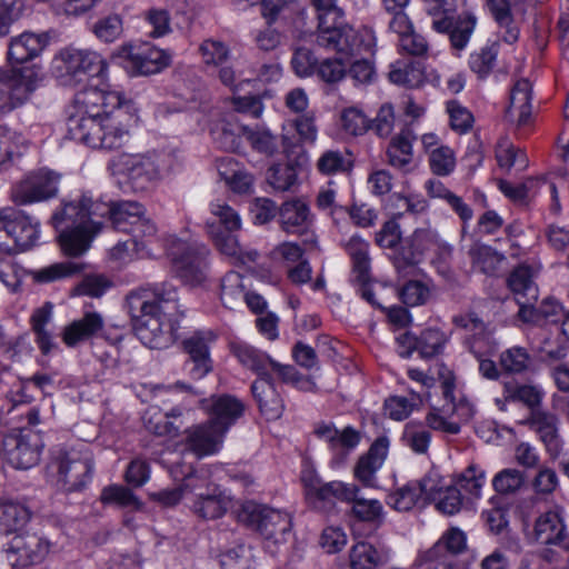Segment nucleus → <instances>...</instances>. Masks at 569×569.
<instances>
[{
  "label": "nucleus",
  "instance_id": "a878e982",
  "mask_svg": "<svg viewBox=\"0 0 569 569\" xmlns=\"http://www.w3.org/2000/svg\"><path fill=\"white\" fill-rule=\"evenodd\" d=\"M313 433L318 439L326 442L336 456L342 457L349 455L361 440L360 432L353 427L348 426L338 430L332 422L321 421L316 423Z\"/></svg>",
  "mask_w": 569,
  "mask_h": 569
},
{
  "label": "nucleus",
  "instance_id": "5701e85b",
  "mask_svg": "<svg viewBox=\"0 0 569 569\" xmlns=\"http://www.w3.org/2000/svg\"><path fill=\"white\" fill-rule=\"evenodd\" d=\"M200 408L210 417L208 421L227 433L229 428L243 415V403L233 396L220 395L200 400Z\"/></svg>",
  "mask_w": 569,
  "mask_h": 569
},
{
  "label": "nucleus",
  "instance_id": "39448f33",
  "mask_svg": "<svg viewBox=\"0 0 569 569\" xmlns=\"http://www.w3.org/2000/svg\"><path fill=\"white\" fill-rule=\"evenodd\" d=\"M455 0H427V12L431 17V28L438 33L449 36L456 50H463L477 26V17L462 12L455 17Z\"/></svg>",
  "mask_w": 569,
  "mask_h": 569
},
{
  "label": "nucleus",
  "instance_id": "f03ea898",
  "mask_svg": "<svg viewBox=\"0 0 569 569\" xmlns=\"http://www.w3.org/2000/svg\"><path fill=\"white\" fill-rule=\"evenodd\" d=\"M124 307L138 339L151 349H163L174 341L178 319L183 316L178 303V288L171 281L140 287L126 296Z\"/></svg>",
  "mask_w": 569,
  "mask_h": 569
},
{
  "label": "nucleus",
  "instance_id": "49530a36",
  "mask_svg": "<svg viewBox=\"0 0 569 569\" xmlns=\"http://www.w3.org/2000/svg\"><path fill=\"white\" fill-rule=\"evenodd\" d=\"M246 139L251 148L266 157H273L280 148L279 137L262 127L247 128Z\"/></svg>",
  "mask_w": 569,
  "mask_h": 569
},
{
  "label": "nucleus",
  "instance_id": "f8f14e48",
  "mask_svg": "<svg viewBox=\"0 0 569 569\" xmlns=\"http://www.w3.org/2000/svg\"><path fill=\"white\" fill-rule=\"evenodd\" d=\"M61 74L74 82H84L90 78L103 79L108 63L100 53L90 49L67 47L57 57Z\"/></svg>",
  "mask_w": 569,
  "mask_h": 569
},
{
  "label": "nucleus",
  "instance_id": "a211bd4d",
  "mask_svg": "<svg viewBox=\"0 0 569 569\" xmlns=\"http://www.w3.org/2000/svg\"><path fill=\"white\" fill-rule=\"evenodd\" d=\"M359 491L358 486L341 481H310L306 485V499L313 510L330 515L336 511L337 501H349Z\"/></svg>",
  "mask_w": 569,
  "mask_h": 569
},
{
  "label": "nucleus",
  "instance_id": "f257e3e1",
  "mask_svg": "<svg viewBox=\"0 0 569 569\" xmlns=\"http://www.w3.org/2000/svg\"><path fill=\"white\" fill-rule=\"evenodd\" d=\"M76 101L77 112L67 120L69 139L106 150L127 142L132 104L122 93L88 88L77 94Z\"/></svg>",
  "mask_w": 569,
  "mask_h": 569
},
{
  "label": "nucleus",
  "instance_id": "aec40b11",
  "mask_svg": "<svg viewBox=\"0 0 569 569\" xmlns=\"http://www.w3.org/2000/svg\"><path fill=\"white\" fill-rule=\"evenodd\" d=\"M217 335L211 331H197L182 342L184 352L188 355L187 365L190 366L189 375L193 379H202L213 369V361L210 356V346L216 341Z\"/></svg>",
  "mask_w": 569,
  "mask_h": 569
},
{
  "label": "nucleus",
  "instance_id": "0eeeda50",
  "mask_svg": "<svg viewBox=\"0 0 569 569\" xmlns=\"http://www.w3.org/2000/svg\"><path fill=\"white\" fill-rule=\"evenodd\" d=\"M52 467L57 470L58 486L67 492H74L91 481L94 463L87 450L58 449L52 455Z\"/></svg>",
  "mask_w": 569,
  "mask_h": 569
},
{
  "label": "nucleus",
  "instance_id": "9b49d317",
  "mask_svg": "<svg viewBox=\"0 0 569 569\" xmlns=\"http://www.w3.org/2000/svg\"><path fill=\"white\" fill-rule=\"evenodd\" d=\"M60 174L49 169L26 173L10 189V199L16 206L44 202L58 196Z\"/></svg>",
  "mask_w": 569,
  "mask_h": 569
},
{
  "label": "nucleus",
  "instance_id": "72a5a7b5",
  "mask_svg": "<svg viewBox=\"0 0 569 569\" xmlns=\"http://www.w3.org/2000/svg\"><path fill=\"white\" fill-rule=\"evenodd\" d=\"M248 126L240 124L233 117L218 120L211 128L210 133L219 148L238 152L242 147L241 138H246Z\"/></svg>",
  "mask_w": 569,
  "mask_h": 569
},
{
  "label": "nucleus",
  "instance_id": "4468645a",
  "mask_svg": "<svg viewBox=\"0 0 569 569\" xmlns=\"http://www.w3.org/2000/svg\"><path fill=\"white\" fill-rule=\"evenodd\" d=\"M206 244L192 241H176L170 248V256L177 274L191 286L201 284L206 280L207 257Z\"/></svg>",
  "mask_w": 569,
  "mask_h": 569
},
{
  "label": "nucleus",
  "instance_id": "6ab92c4d",
  "mask_svg": "<svg viewBox=\"0 0 569 569\" xmlns=\"http://www.w3.org/2000/svg\"><path fill=\"white\" fill-rule=\"evenodd\" d=\"M519 425L532 431L543 445L551 459H557L563 449V441L559 432V418L553 412L541 409L527 415Z\"/></svg>",
  "mask_w": 569,
  "mask_h": 569
},
{
  "label": "nucleus",
  "instance_id": "b1692460",
  "mask_svg": "<svg viewBox=\"0 0 569 569\" xmlns=\"http://www.w3.org/2000/svg\"><path fill=\"white\" fill-rule=\"evenodd\" d=\"M309 207L301 200L286 201L279 208V220L283 231L292 234L306 236L305 243L316 247L315 234L309 231L311 223Z\"/></svg>",
  "mask_w": 569,
  "mask_h": 569
},
{
  "label": "nucleus",
  "instance_id": "dca6fc26",
  "mask_svg": "<svg viewBox=\"0 0 569 569\" xmlns=\"http://www.w3.org/2000/svg\"><path fill=\"white\" fill-rule=\"evenodd\" d=\"M118 56L123 59V67L131 76L158 73L170 63V56L149 42L126 44Z\"/></svg>",
  "mask_w": 569,
  "mask_h": 569
},
{
  "label": "nucleus",
  "instance_id": "79ce46f5",
  "mask_svg": "<svg viewBox=\"0 0 569 569\" xmlns=\"http://www.w3.org/2000/svg\"><path fill=\"white\" fill-rule=\"evenodd\" d=\"M410 250L402 251L401 254L406 264L412 266L419 262V258L429 250L440 247L438 233L430 228L417 229L410 238Z\"/></svg>",
  "mask_w": 569,
  "mask_h": 569
},
{
  "label": "nucleus",
  "instance_id": "1a4fd4ad",
  "mask_svg": "<svg viewBox=\"0 0 569 569\" xmlns=\"http://www.w3.org/2000/svg\"><path fill=\"white\" fill-rule=\"evenodd\" d=\"M238 519L250 529L258 531L267 540H273L274 543L284 542L292 528L291 517L288 512L253 501H248L241 506Z\"/></svg>",
  "mask_w": 569,
  "mask_h": 569
},
{
  "label": "nucleus",
  "instance_id": "c756f323",
  "mask_svg": "<svg viewBox=\"0 0 569 569\" xmlns=\"http://www.w3.org/2000/svg\"><path fill=\"white\" fill-rule=\"evenodd\" d=\"M532 86L528 79L516 81L510 92V102L505 117L518 127L529 123L532 112Z\"/></svg>",
  "mask_w": 569,
  "mask_h": 569
},
{
  "label": "nucleus",
  "instance_id": "13d9d810",
  "mask_svg": "<svg viewBox=\"0 0 569 569\" xmlns=\"http://www.w3.org/2000/svg\"><path fill=\"white\" fill-rule=\"evenodd\" d=\"M341 126L350 136H362L370 128V119L356 107L347 108L341 113Z\"/></svg>",
  "mask_w": 569,
  "mask_h": 569
},
{
  "label": "nucleus",
  "instance_id": "58836bf2",
  "mask_svg": "<svg viewBox=\"0 0 569 569\" xmlns=\"http://www.w3.org/2000/svg\"><path fill=\"white\" fill-rule=\"evenodd\" d=\"M352 153L347 149H329L317 160V170L325 176L349 174L353 169Z\"/></svg>",
  "mask_w": 569,
  "mask_h": 569
},
{
  "label": "nucleus",
  "instance_id": "cd10ccee",
  "mask_svg": "<svg viewBox=\"0 0 569 569\" xmlns=\"http://www.w3.org/2000/svg\"><path fill=\"white\" fill-rule=\"evenodd\" d=\"M402 339L403 342L408 343V350L400 353L402 357H409L416 350L423 359H431L441 355L449 341L446 332L432 327L426 328L419 336L407 333Z\"/></svg>",
  "mask_w": 569,
  "mask_h": 569
},
{
  "label": "nucleus",
  "instance_id": "20e7f679",
  "mask_svg": "<svg viewBox=\"0 0 569 569\" xmlns=\"http://www.w3.org/2000/svg\"><path fill=\"white\" fill-rule=\"evenodd\" d=\"M316 42L320 48L346 57L373 53L376 47L375 32L367 27L355 29L341 20H329L318 23Z\"/></svg>",
  "mask_w": 569,
  "mask_h": 569
},
{
  "label": "nucleus",
  "instance_id": "bf43d9fd",
  "mask_svg": "<svg viewBox=\"0 0 569 569\" xmlns=\"http://www.w3.org/2000/svg\"><path fill=\"white\" fill-rule=\"evenodd\" d=\"M486 482V472L478 465L470 463L457 478V485L473 497H479Z\"/></svg>",
  "mask_w": 569,
  "mask_h": 569
},
{
  "label": "nucleus",
  "instance_id": "423d86ee",
  "mask_svg": "<svg viewBox=\"0 0 569 569\" xmlns=\"http://www.w3.org/2000/svg\"><path fill=\"white\" fill-rule=\"evenodd\" d=\"M40 71L36 66L0 68V113L8 114L23 107L37 90Z\"/></svg>",
  "mask_w": 569,
  "mask_h": 569
},
{
  "label": "nucleus",
  "instance_id": "a18cd8bd",
  "mask_svg": "<svg viewBox=\"0 0 569 569\" xmlns=\"http://www.w3.org/2000/svg\"><path fill=\"white\" fill-rule=\"evenodd\" d=\"M389 79L396 84H402L409 88L419 87L426 80L425 67L420 61H411L408 63L397 61L389 72Z\"/></svg>",
  "mask_w": 569,
  "mask_h": 569
},
{
  "label": "nucleus",
  "instance_id": "a19ab883",
  "mask_svg": "<svg viewBox=\"0 0 569 569\" xmlns=\"http://www.w3.org/2000/svg\"><path fill=\"white\" fill-rule=\"evenodd\" d=\"M231 351L243 367L257 373L259 378L270 376L268 368L271 358L267 353L247 343H232Z\"/></svg>",
  "mask_w": 569,
  "mask_h": 569
},
{
  "label": "nucleus",
  "instance_id": "393cba45",
  "mask_svg": "<svg viewBox=\"0 0 569 569\" xmlns=\"http://www.w3.org/2000/svg\"><path fill=\"white\" fill-rule=\"evenodd\" d=\"M50 43L48 32L24 31L12 37L8 48V60L11 64H23L38 58Z\"/></svg>",
  "mask_w": 569,
  "mask_h": 569
},
{
  "label": "nucleus",
  "instance_id": "4c0bfd02",
  "mask_svg": "<svg viewBox=\"0 0 569 569\" xmlns=\"http://www.w3.org/2000/svg\"><path fill=\"white\" fill-rule=\"evenodd\" d=\"M388 560L387 551L378 550L366 541L353 545L349 551V563L352 569H376Z\"/></svg>",
  "mask_w": 569,
  "mask_h": 569
},
{
  "label": "nucleus",
  "instance_id": "7ed1b4c3",
  "mask_svg": "<svg viewBox=\"0 0 569 569\" xmlns=\"http://www.w3.org/2000/svg\"><path fill=\"white\" fill-rule=\"evenodd\" d=\"M98 202L91 194L82 193L78 200L63 202L52 213L51 224L59 232L60 246L67 256L83 254L101 230L103 222L93 214Z\"/></svg>",
  "mask_w": 569,
  "mask_h": 569
},
{
  "label": "nucleus",
  "instance_id": "69168bd1",
  "mask_svg": "<svg viewBox=\"0 0 569 569\" xmlns=\"http://www.w3.org/2000/svg\"><path fill=\"white\" fill-rule=\"evenodd\" d=\"M244 297L241 276L238 272H229L221 280L220 299L227 308L233 306Z\"/></svg>",
  "mask_w": 569,
  "mask_h": 569
},
{
  "label": "nucleus",
  "instance_id": "7c9ffc66",
  "mask_svg": "<svg viewBox=\"0 0 569 569\" xmlns=\"http://www.w3.org/2000/svg\"><path fill=\"white\" fill-rule=\"evenodd\" d=\"M467 547L466 535L458 528H450L441 538L427 551L419 557L427 559L428 565H433L436 560L447 559L453 563V556L462 552Z\"/></svg>",
  "mask_w": 569,
  "mask_h": 569
},
{
  "label": "nucleus",
  "instance_id": "c9c22d12",
  "mask_svg": "<svg viewBox=\"0 0 569 569\" xmlns=\"http://www.w3.org/2000/svg\"><path fill=\"white\" fill-rule=\"evenodd\" d=\"M487 7L502 32V40L509 44L518 41L520 28L516 23L510 0H486Z\"/></svg>",
  "mask_w": 569,
  "mask_h": 569
},
{
  "label": "nucleus",
  "instance_id": "bb28decb",
  "mask_svg": "<svg viewBox=\"0 0 569 569\" xmlns=\"http://www.w3.org/2000/svg\"><path fill=\"white\" fill-rule=\"evenodd\" d=\"M417 136L409 127H405L393 136L386 150V161L392 168L409 173L415 169L413 142Z\"/></svg>",
  "mask_w": 569,
  "mask_h": 569
},
{
  "label": "nucleus",
  "instance_id": "2f4dec72",
  "mask_svg": "<svg viewBox=\"0 0 569 569\" xmlns=\"http://www.w3.org/2000/svg\"><path fill=\"white\" fill-rule=\"evenodd\" d=\"M104 326L103 318L98 312H86L82 318L72 321L63 329L62 340L68 347L99 336Z\"/></svg>",
  "mask_w": 569,
  "mask_h": 569
},
{
  "label": "nucleus",
  "instance_id": "338daca9",
  "mask_svg": "<svg viewBox=\"0 0 569 569\" xmlns=\"http://www.w3.org/2000/svg\"><path fill=\"white\" fill-rule=\"evenodd\" d=\"M399 46L401 51L408 56L419 59H426L429 56V42L422 34L415 30L403 34L402 38L399 39Z\"/></svg>",
  "mask_w": 569,
  "mask_h": 569
},
{
  "label": "nucleus",
  "instance_id": "de8ad7c7",
  "mask_svg": "<svg viewBox=\"0 0 569 569\" xmlns=\"http://www.w3.org/2000/svg\"><path fill=\"white\" fill-rule=\"evenodd\" d=\"M206 228L221 253L232 258H242V248L238 241L237 231H222L216 222H206Z\"/></svg>",
  "mask_w": 569,
  "mask_h": 569
},
{
  "label": "nucleus",
  "instance_id": "c03bdc74",
  "mask_svg": "<svg viewBox=\"0 0 569 569\" xmlns=\"http://www.w3.org/2000/svg\"><path fill=\"white\" fill-rule=\"evenodd\" d=\"M501 369L509 375H523L533 367V359L527 348L512 346L499 356Z\"/></svg>",
  "mask_w": 569,
  "mask_h": 569
},
{
  "label": "nucleus",
  "instance_id": "3c124183",
  "mask_svg": "<svg viewBox=\"0 0 569 569\" xmlns=\"http://www.w3.org/2000/svg\"><path fill=\"white\" fill-rule=\"evenodd\" d=\"M348 502H352L351 511L358 520L370 522L376 527L383 522V507L379 500L359 498L356 493V497Z\"/></svg>",
  "mask_w": 569,
  "mask_h": 569
},
{
  "label": "nucleus",
  "instance_id": "f704fd0d",
  "mask_svg": "<svg viewBox=\"0 0 569 569\" xmlns=\"http://www.w3.org/2000/svg\"><path fill=\"white\" fill-rule=\"evenodd\" d=\"M30 518L31 512L24 505L0 500V535L10 539L23 530Z\"/></svg>",
  "mask_w": 569,
  "mask_h": 569
},
{
  "label": "nucleus",
  "instance_id": "ea45409f",
  "mask_svg": "<svg viewBox=\"0 0 569 569\" xmlns=\"http://www.w3.org/2000/svg\"><path fill=\"white\" fill-rule=\"evenodd\" d=\"M509 289L516 296L517 301H537L538 287L533 281V272L530 266L520 264L512 270L507 279Z\"/></svg>",
  "mask_w": 569,
  "mask_h": 569
},
{
  "label": "nucleus",
  "instance_id": "f3484780",
  "mask_svg": "<svg viewBox=\"0 0 569 569\" xmlns=\"http://www.w3.org/2000/svg\"><path fill=\"white\" fill-rule=\"evenodd\" d=\"M122 172L134 191L147 190L159 181L164 170V156L157 152L127 156L122 160Z\"/></svg>",
  "mask_w": 569,
  "mask_h": 569
},
{
  "label": "nucleus",
  "instance_id": "09e8293b",
  "mask_svg": "<svg viewBox=\"0 0 569 569\" xmlns=\"http://www.w3.org/2000/svg\"><path fill=\"white\" fill-rule=\"evenodd\" d=\"M499 42L492 41L470 54V69L478 74L479 78L488 77L493 70L499 53Z\"/></svg>",
  "mask_w": 569,
  "mask_h": 569
},
{
  "label": "nucleus",
  "instance_id": "c85d7f7f",
  "mask_svg": "<svg viewBox=\"0 0 569 569\" xmlns=\"http://www.w3.org/2000/svg\"><path fill=\"white\" fill-rule=\"evenodd\" d=\"M252 395L258 403L260 412L268 420L279 419L284 411L283 399L274 386L271 375L258 378L251 386Z\"/></svg>",
  "mask_w": 569,
  "mask_h": 569
},
{
  "label": "nucleus",
  "instance_id": "4d7b16f0",
  "mask_svg": "<svg viewBox=\"0 0 569 569\" xmlns=\"http://www.w3.org/2000/svg\"><path fill=\"white\" fill-rule=\"evenodd\" d=\"M92 32L103 42H113L123 32L122 19L119 14L103 17L94 22Z\"/></svg>",
  "mask_w": 569,
  "mask_h": 569
},
{
  "label": "nucleus",
  "instance_id": "4be33fe9",
  "mask_svg": "<svg viewBox=\"0 0 569 569\" xmlns=\"http://www.w3.org/2000/svg\"><path fill=\"white\" fill-rule=\"evenodd\" d=\"M146 213L144 207L137 201H117V202H98L93 214L99 216L100 220L109 218L112 227L117 231L130 233L132 228L140 221Z\"/></svg>",
  "mask_w": 569,
  "mask_h": 569
},
{
  "label": "nucleus",
  "instance_id": "774afa93",
  "mask_svg": "<svg viewBox=\"0 0 569 569\" xmlns=\"http://www.w3.org/2000/svg\"><path fill=\"white\" fill-rule=\"evenodd\" d=\"M432 501L438 511L452 516L461 509L462 496L457 487L448 486Z\"/></svg>",
  "mask_w": 569,
  "mask_h": 569
},
{
  "label": "nucleus",
  "instance_id": "680f3d73",
  "mask_svg": "<svg viewBox=\"0 0 569 569\" xmlns=\"http://www.w3.org/2000/svg\"><path fill=\"white\" fill-rule=\"evenodd\" d=\"M210 211L213 216L212 220L207 222H216L222 231H239L241 228V219L238 212L226 203H211Z\"/></svg>",
  "mask_w": 569,
  "mask_h": 569
},
{
  "label": "nucleus",
  "instance_id": "052dcab7",
  "mask_svg": "<svg viewBox=\"0 0 569 569\" xmlns=\"http://www.w3.org/2000/svg\"><path fill=\"white\" fill-rule=\"evenodd\" d=\"M429 166L437 176H448L456 167V157L451 148L440 146L430 151Z\"/></svg>",
  "mask_w": 569,
  "mask_h": 569
},
{
  "label": "nucleus",
  "instance_id": "2eb2a0df",
  "mask_svg": "<svg viewBox=\"0 0 569 569\" xmlns=\"http://www.w3.org/2000/svg\"><path fill=\"white\" fill-rule=\"evenodd\" d=\"M50 550L49 540L37 533L21 531L2 545V551L12 567H28L44 560Z\"/></svg>",
  "mask_w": 569,
  "mask_h": 569
},
{
  "label": "nucleus",
  "instance_id": "412c9836",
  "mask_svg": "<svg viewBox=\"0 0 569 569\" xmlns=\"http://www.w3.org/2000/svg\"><path fill=\"white\" fill-rule=\"evenodd\" d=\"M226 432L213 422L204 421L184 431L186 448L198 458L216 455L222 448Z\"/></svg>",
  "mask_w": 569,
  "mask_h": 569
},
{
  "label": "nucleus",
  "instance_id": "ddd939ff",
  "mask_svg": "<svg viewBox=\"0 0 569 569\" xmlns=\"http://www.w3.org/2000/svg\"><path fill=\"white\" fill-rule=\"evenodd\" d=\"M41 438L29 428H17L4 435L1 443L2 458L16 469H29L40 460Z\"/></svg>",
  "mask_w": 569,
  "mask_h": 569
},
{
  "label": "nucleus",
  "instance_id": "864d4df0",
  "mask_svg": "<svg viewBox=\"0 0 569 569\" xmlns=\"http://www.w3.org/2000/svg\"><path fill=\"white\" fill-rule=\"evenodd\" d=\"M100 500L104 505H117L123 508L139 509L141 502L132 491L120 485H111L102 489Z\"/></svg>",
  "mask_w": 569,
  "mask_h": 569
},
{
  "label": "nucleus",
  "instance_id": "5fc2aeb1",
  "mask_svg": "<svg viewBox=\"0 0 569 569\" xmlns=\"http://www.w3.org/2000/svg\"><path fill=\"white\" fill-rule=\"evenodd\" d=\"M525 481L526 476L523 471L516 468H506L493 477L492 487L500 495H510L519 491Z\"/></svg>",
  "mask_w": 569,
  "mask_h": 569
},
{
  "label": "nucleus",
  "instance_id": "603ef678",
  "mask_svg": "<svg viewBox=\"0 0 569 569\" xmlns=\"http://www.w3.org/2000/svg\"><path fill=\"white\" fill-rule=\"evenodd\" d=\"M82 269V263L73 261L57 262L34 271L33 279L39 283H49L80 273Z\"/></svg>",
  "mask_w": 569,
  "mask_h": 569
},
{
  "label": "nucleus",
  "instance_id": "9d476101",
  "mask_svg": "<svg viewBox=\"0 0 569 569\" xmlns=\"http://www.w3.org/2000/svg\"><path fill=\"white\" fill-rule=\"evenodd\" d=\"M184 489L189 490L190 508L197 517L214 520L227 512L228 497L207 476L189 473L184 477Z\"/></svg>",
  "mask_w": 569,
  "mask_h": 569
},
{
  "label": "nucleus",
  "instance_id": "e433bc0d",
  "mask_svg": "<svg viewBox=\"0 0 569 569\" xmlns=\"http://www.w3.org/2000/svg\"><path fill=\"white\" fill-rule=\"evenodd\" d=\"M506 400L521 403L528 409V415L543 409L545 391L541 387L531 383L506 385Z\"/></svg>",
  "mask_w": 569,
  "mask_h": 569
},
{
  "label": "nucleus",
  "instance_id": "473e14b6",
  "mask_svg": "<svg viewBox=\"0 0 569 569\" xmlns=\"http://www.w3.org/2000/svg\"><path fill=\"white\" fill-rule=\"evenodd\" d=\"M535 537L541 545H556L565 549L569 548L566 526L557 512H546L536 520Z\"/></svg>",
  "mask_w": 569,
  "mask_h": 569
},
{
  "label": "nucleus",
  "instance_id": "e2e57ef3",
  "mask_svg": "<svg viewBox=\"0 0 569 569\" xmlns=\"http://www.w3.org/2000/svg\"><path fill=\"white\" fill-rule=\"evenodd\" d=\"M402 440L412 451L422 455L428 451L431 435L423 427L409 422L405 427Z\"/></svg>",
  "mask_w": 569,
  "mask_h": 569
},
{
  "label": "nucleus",
  "instance_id": "8fccbe9b",
  "mask_svg": "<svg viewBox=\"0 0 569 569\" xmlns=\"http://www.w3.org/2000/svg\"><path fill=\"white\" fill-rule=\"evenodd\" d=\"M421 498L419 486L417 481H409L402 487L397 488L395 491L387 496V505L392 509L407 512L410 511Z\"/></svg>",
  "mask_w": 569,
  "mask_h": 569
},
{
  "label": "nucleus",
  "instance_id": "37998d69",
  "mask_svg": "<svg viewBox=\"0 0 569 569\" xmlns=\"http://www.w3.org/2000/svg\"><path fill=\"white\" fill-rule=\"evenodd\" d=\"M345 248L352 260V271L356 281L368 280L370 271L368 242L360 236L355 234L346 242Z\"/></svg>",
  "mask_w": 569,
  "mask_h": 569
},
{
  "label": "nucleus",
  "instance_id": "0e129e2a",
  "mask_svg": "<svg viewBox=\"0 0 569 569\" xmlns=\"http://www.w3.org/2000/svg\"><path fill=\"white\" fill-rule=\"evenodd\" d=\"M202 60L207 66H221L230 56L228 46L216 39H206L199 47Z\"/></svg>",
  "mask_w": 569,
  "mask_h": 569
},
{
  "label": "nucleus",
  "instance_id": "6e6552de",
  "mask_svg": "<svg viewBox=\"0 0 569 569\" xmlns=\"http://www.w3.org/2000/svg\"><path fill=\"white\" fill-rule=\"evenodd\" d=\"M39 222L13 208L0 210V251L13 254L32 248L39 238Z\"/></svg>",
  "mask_w": 569,
  "mask_h": 569
},
{
  "label": "nucleus",
  "instance_id": "6e6d98bb",
  "mask_svg": "<svg viewBox=\"0 0 569 569\" xmlns=\"http://www.w3.org/2000/svg\"><path fill=\"white\" fill-rule=\"evenodd\" d=\"M297 170L290 163H277L269 168L267 180L278 191H289L297 183Z\"/></svg>",
  "mask_w": 569,
  "mask_h": 569
}]
</instances>
